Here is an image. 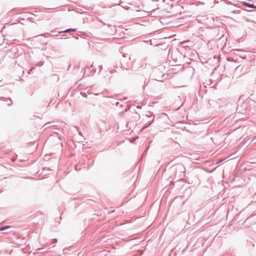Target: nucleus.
Listing matches in <instances>:
<instances>
[{
  "label": "nucleus",
  "mask_w": 256,
  "mask_h": 256,
  "mask_svg": "<svg viewBox=\"0 0 256 256\" xmlns=\"http://www.w3.org/2000/svg\"><path fill=\"white\" fill-rule=\"evenodd\" d=\"M96 69H94L93 68L92 70V71H90V74H88V76H89L90 74H92V75H94V74L96 72Z\"/></svg>",
  "instance_id": "6e6552de"
},
{
  "label": "nucleus",
  "mask_w": 256,
  "mask_h": 256,
  "mask_svg": "<svg viewBox=\"0 0 256 256\" xmlns=\"http://www.w3.org/2000/svg\"><path fill=\"white\" fill-rule=\"evenodd\" d=\"M68 38H70V37H68V38H64V39H68ZM60 39H61V40H63L64 38H60Z\"/></svg>",
  "instance_id": "412c9836"
},
{
  "label": "nucleus",
  "mask_w": 256,
  "mask_h": 256,
  "mask_svg": "<svg viewBox=\"0 0 256 256\" xmlns=\"http://www.w3.org/2000/svg\"><path fill=\"white\" fill-rule=\"evenodd\" d=\"M8 100H10V102H8V103L7 104V105H8V106H12V100H11V98H8Z\"/></svg>",
  "instance_id": "9b49d317"
},
{
  "label": "nucleus",
  "mask_w": 256,
  "mask_h": 256,
  "mask_svg": "<svg viewBox=\"0 0 256 256\" xmlns=\"http://www.w3.org/2000/svg\"><path fill=\"white\" fill-rule=\"evenodd\" d=\"M4 98H5L4 97H2V98H0V100H4Z\"/></svg>",
  "instance_id": "5701e85b"
},
{
  "label": "nucleus",
  "mask_w": 256,
  "mask_h": 256,
  "mask_svg": "<svg viewBox=\"0 0 256 256\" xmlns=\"http://www.w3.org/2000/svg\"><path fill=\"white\" fill-rule=\"evenodd\" d=\"M224 160L222 159L219 160L216 163L218 164L222 162Z\"/></svg>",
  "instance_id": "a211bd4d"
},
{
  "label": "nucleus",
  "mask_w": 256,
  "mask_h": 256,
  "mask_svg": "<svg viewBox=\"0 0 256 256\" xmlns=\"http://www.w3.org/2000/svg\"><path fill=\"white\" fill-rule=\"evenodd\" d=\"M148 82L149 80L146 78L144 82V87L148 85Z\"/></svg>",
  "instance_id": "1a4fd4ad"
},
{
  "label": "nucleus",
  "mask_w": 256,
  "mask_h": 256,
  "mask_svg": "<svg viewBox=\"0 0 256 256\" xmlns=\"http://www.w3.org/2000/svg\"><path fill=\"white\" fill-rule=\"evenodd\" d=\"M31 14L33 15V16H37L36 15L34 14Z\"/></svg>",
  "instance_id": "bb28decb"
},
{
  "label": "nucleus",
  "mask_w": 256,
  "mask_h": 256,
  "mask_svg": "<svg viewBox=\"0 0 256 256\" xmlns=\"http://www.w3.org/2000/svg\"><path fill=\"white\" fill-rule=\"evenodd\" d=\"M130 109V108H128L126 109L125 110H123L122 112H120V114L121 116H122V115L124 114L128 110H129Z\"/></svg>",
  "instance_id": "9d476101"
},
{
  "label": "nucleus",
  "mask_w": 256,
  "mask_h": 256,
  "mask_svg": "<svg viewBox=\"0 0 256 256\" xmlns=\"http://www.w3.org/2000/svg\"><path fill=\"white\" fill-rule=\"evenodd\" d=\"M247 69H248V66H244L240 65L235 68L234 71L236 72H242V74H244L246 72Z\"/></svg>",
  "instance_id": "f03ea898"
},
{
  "label": "nucleus",
  "mask_w": 256,
  "mask_h": 256,
  "mask_svg": "<svg viewBox=\"0 0 256 256\" xmlns=\"http://www.w3.org/2000/svg\"><path fill=\"white\" fill-rule=\"evenodd\" d=\"M123 8H124L126 10H128L129 7H127V6H122Z\"/></svg>",
  "instance_id": "aec40b11"
},
{
  "label": "nucleus",
  "mask_w": 256,
  "mask_h": 256,
  "mask_svg": "<svg viewBox=\"0 0 256 256\" xmlns=\"http://www.w3.org/2000/svg\"><path fill=\"white\" fill-rule=\"evenodd\" d=\"M74 127H75V128L78 130V134H79L80 135H82V132H81L80 131H79V128H78V126H75Z\"/></svg>",
  "instance_id": "4468645a"
},
{
  "label": "nucleus",
  "mask_w": 256,
  "mask_h": 256,
  "mask_svg": "<svg viewBox=\"0 0 256 256\" xmlns=\"http://www.w3.org/2000/svg\"><path fill=\"white\" fill-rule=\"evenodd\" d=\"M114 1L115 2L116 4H119L120 3V0H114Z\"/></svg>",
  "instance_id": "f8f14e48"
},
{
  "label": "nucleus",
  "mask_w": 256,
  "mask_h": 256,
  "mask_svg": "<svg viewBox=\"0 0 256 256\" xmlns=\"http://www.w3.org/2000/svg\"><path fill=\"white\" fill-rule=\"evenodd\" d=\"M251 100L252 102H254V103H256V102L255 100Z\"/></svg>",
  "instance_id": "b1692460"
},
{
  "label": "nucleus",
  "mask_w": 256,
  "mask_h": 256,
  "mask_svg": "<svg viewBox=\"0 0 256 256\" xmlns=\"http://www.w3.org/2000/svg\"><path fill=\"white\" fill-rule=\"evenodd\" d=\"M76 30V28H68V29H66L64 31H61V32H58V33L60 34L62 32H75Z\"/></svg>",
  "instance_id": "20e7f679"
},
{
  "label": "nucleus",
  "mask_w": 256,
  "mask_h": 256,
  "mask_svg": "<svg viewBox=\"0 0 256 256\" xmlns=\"http://www.w3.org/2000/svg\"><path fill=\"white\" fill-rule=\"evenodd\" d=\"M128 60H130V57H129V58H128Z\"/></svg>",
  "instance_id": "c85d7f7f"
},
{
  "label": "nucleus",
  "mask_w": 256,
  "mask_h": 256,
  "mask_svg": "<svg viewBox=\"0 0 256 256\" xmlns=\"http://www.w3.org/2000/svg\"><path fill=\"white\" fill-rule=\"evenodd\" d=\"M44 36V34H40L39 36Z\"/></svg>",
  "instance_id": "cd10ccee"
},
{
  "label": "nucleus",
  "mask_w": 256,
  "mask_h": 256,
  "mask_svg": "<svg viewBox=\"0 0 256 256\" xmlns=\"http://www.w3.org/2000/svg\"><path fill=\"white\" fill-rule=\"evenodd\" d=\"M13 228L10 226H4L0 228V231H3L7 229L12 228Z\"/></svg>",
  "instance_id": "39448f33"
},
{
  "label": "nucleus",
  "mask_w": 256,
  "mask_h": 256,
  "mask_svg": "<svg viewBox=\"0 0 256 256\" xmlns=\"http://www.w3.org/2000/svg\"><path fill=\"white\" fill-rule=\"evenodd\" d=\"M121 68L123 70H130V66H128V65H127L126 66L124 64H122V66H121Z\"/></svg>",
  "instance_id": "0eeeda50"
},
{
  "label": "nucleus",
  "mask_w": 256,
  "mask_h": 256,
  "mask_svg": "<svg viewBox=\"0 0 256 256\" xmlns=\"http://www.w3.org/2000/svg\"><path fill=\"white\" fill-rule=\"evenodd\" d=\"M98 67H99V71L98 72V74H99L101 72L102 69V65L101 66H99Z\"/></svg>",
  "instance_id": "ddd939ff"
},
{
  "label": "nucleus",
  "mask_w": 256,
  "mask_h": 256,
  "mask_svg": "<svg viewBox=\"0 0 256 256\" xmlns=\"http://www.w3.org/2000/svg\"><path fill=\"white\" fill-rule=\"evenodd\" d=\"M154 122V118H152V120L150 122V123L148 124H146L144 126L142 129H144V128L148 127Z\"/></svg>",
  "instance_id": "423d86ee"
},
{
  "label": "nucleus",
  "mask_w": 256,
  "mask_h": 256,
  "mask_svg": "<svg viewBox=\"0 0 256 256\" xmlns=\"http://www.w3.org/2000/svg\"><path fill=\"white\" fill-rule=\"evenodd\" d=\"M242 6H246L250 9H255L256 8V6H255L254 4H250L249 2H242Z\"/></svg>",
  "instance_id": "7ed1b4c3"
},
{
  "label": "nucleus",
  "mask_w": 256,
  "mask_h": 256,
  "mask_svg": "<svg viewBox=\"0 0 256 256\" xmlns=\"http://www.w3.org/2000/svg\"><path fill=\"white\" fill-rule=\"evenodd\" d=\"M120 104V102H116V106H118Z\"/></svg>",
  "instance_id": "4be33fe9"
},
{
  "label": "nucleus",
  "mask_w": 256,
  "mask_h": 256,
  "mask_svg": "<svg viewBox=\"0 0 256 256\" xmlns=\"http://www.w3.org/2000/svg\"><path fill=\"white\" fill-rule=\"evenodd\" d=\"M80 94L84 97H86V94L85 92H80Z\"/></svg>",
  "instance_id": "2eb2a0df"
},
{
  "label": "nucleus",
  "mask_w": 256,
  "mask_h": 256,
  "mask_svg": "<svg viewBox=\"0 0 256 256\" xmlns=\"http://www.w3.org/2000/svg\"><path fill=\"white\" fill-rule=\"evenodd\" d=\"M32 18H31V17H28V18H27V20H30V22H34L32 20Z\"/></svg>",
  "instance_id": "dca6fc26"
},
{
  "label": "nucleus",
  "mask_w": 256,
  "mask_h": 256,
  "mask_svg": "<svg viewBox=\"0 0 256 256\" xmlns=\"http://www.w3.org/2000/svg\"><path fill=\"white\" fill-rule=\"evenodd\" d=\"M2 44L1 43V42H0V46Z\"/></svg>",
  "instance_id": "c756f323"
},
{
  "label": "nucleus",
  "mask_w": 256,
  "mask_h": 256,
  "mask_svg": "<svg viewBox=\"0 0 256 256\" xmlns=\"http://www.w3.org/2000/svg\"><path fill=\"white\" fill-rule=\"evenodd\" d=\"M148 148H149V146H148V147L146 148V150L144 151V154L145 153H146L147 150H148Z\"/></svg>",
  "instance_id": "6ab92c4d"
},
{
  "label": "nucleus",
  "mask_w": 256,
  "mask_h": 256,
  "mask_svg": "<svg viewBox=\"0 0 256 256\" xmlns=\"http://www.w3.org/2000/svg\"><path fill=\"white\" fill-rule=\"evenodd\" d=\"M164 66L162 65L158 66V68L154 69L152 72V79L158 81L162 82L166 78L164 77L165 74L162 72L160 70L163 69Z\"/></svg>",
  "instance_id": "f257e3e1"
},
{
  "label": "nucleus",
  "mask_w": 256,
  "mask_h": 256,
  "mask_svg": "<svg viewBox=\"0 0 256 256\" xmlns=\"http://www.w3.org/2000/svg\"><path fill=\"white\" fill-rule=\"evenodd\" d=\"M82 84H79L78 86V88H80Z\"/></svg>",
  "instance_id": "a878e982"
},
{
  "label": "nucleus",
  "mask_w": 256,
  "mask_h": 256,
  "mask_svg": "<svg viewBox=\"0 0 256 256\" xmlns=\"http://www.w3.org/2000/svg\"><path fill=\"white\" fill-rule=\"evenodd\" d=\"M53 242H58V239L56 238L53 239Z\"/></svg>",
  "instance_id": "f3484780"
},
{
  "label": "nucleus",
  "mask_w": 256,
  "mask_h": 256,
  "mask_svg": "<svg viewBox=\"0 0 256 256\" xmlns=\"http://www.w3.org/2000/svg\"><path fill=\"white\" fill-rule=\"evenodd\" d=\"M92 66H93V65H92H92L90 66V68H88V70H90V68Z\"/></svg>",
  "instance_id": "393cba45"
}]
</instances>
